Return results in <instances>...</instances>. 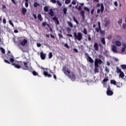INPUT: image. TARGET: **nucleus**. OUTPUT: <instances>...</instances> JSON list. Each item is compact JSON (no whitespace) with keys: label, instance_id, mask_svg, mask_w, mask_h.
Masks as SVG:
<instances>
[{"label":"nucleus","instance_id":"obj_1","mask_svg":"<svg viewBox=\"0 0 126 126\" xmlns=\"http://www.w3.org/2000/svg\"><path fill=\"white\" fill-rule=\"evenodd\" d=\"M63 71L65 75H67L68 77H69L71 79L73 80H75V75L74 74V72L72 71L70 73V71L67 70V67L66 66L63 67Z\"/></svg>","mask_w":126,"mask_h":126},{"label":"nucleus","instance_id":"obj_2","mask_svg":"<svg viewBox=\"0 0 126 126\" xmlns=\"http://www.w3.org/2000/svg\"><path fill=\"white\" fill-rule=\"evenodd\" d=\"M7 60H9V61L7 60H4V62L6 63H8V64H10L11 63H14L15 62V60H14V57L12 55V54L10 52V51H8L7 53Z\"/></svg>","mask_w":126,"mask_h":126},{"label":"nucleus","instance_id":"obj_3","mask_svg":"<svg viewBox=\"0 0 126 126\" xmlns=\"http://www.w3.org/2000/svg\"><path fill=\"white\" fill-rule=\"evenodd\" d=\"M73 35L74 37V40H78V41H81L83 38V34L81 32H78L76 33V32H73Z\"/></svg>","mask_w":126,"mask_h":126},{"label":"nucleus","instance_id":"obj_4","mask_svg":"<svg viewBox=\"0 0 126 126\" xmlns=\"http://www.w3.org/2000/svg\"><path fill=\"white\" fill-rule=\"evenodd\" d=\"M23 69L24 70H29V71H32L33 68H32V66H28V63L24 62Z\"/></svg>","mask_w":126,"mask_h":126},{"label":"nucleus","instance_id":"obj_5","mask_svg":"<svg viewBox=\"0 0 126 126\" xmlns=\"http://www.w3.org/2000/svg\"><path fill=\"white\" fill-rule=\"evenodd\" d=\"M102 63V60L95 59L94 60V66L99 67V64H101Z\"/></svg>","mask_w":126,"mask_h":126},{"label":"nucleus","instance_id":"obj_6","mask_svg":"<svg viewBox=\"0 0 126 126\" xmlns=\"http://www.w3.org/2000/svg\"><path fill=\"white\" fill-rule=\"evenodd\" d=\"M85 57H87V60L88 62H90V63H94V60H93V59H92V58L89 56V54H88V53H86L85 54Z\"/></svg>","mask_w":126,"mask_h":126},{"label":"nucleus","instance_id":"obj_7","mask_svg":"<svg viewBox=\"0 0 126 126\" xmlns=\"http://www.w3.org/2000/svg\"><path fill=\"white\" fill-rule=\"evenodd\" d=\"M106 94L108 96H112L114 94V92L111 90V87L110 86L107 88Z\"/></svg>","mask_w":126,"mask_h":126},{"label":"nucleus","instance_id":"obj_8","mask_svg":"<svg viewBox=\"0 0 126 126\" xmlns=\"http://www.w3.org/2000/svg\"><path fill=\"white\" fill-rule=\"evenodd\" d=\"M28 43V41H27V39H24L23 41H22L21 40H19V44L21 46H23V47H24L26 44Z\"/></svg>","mask_w":126,"mask_h":126},{"label":"nucleus","instance_id":"obj_9","mask_svg":"<svg viewBox=\"0 0 126 126\" xmlns=\"http://www.w3.org/2000/svg\"><path fill=\"white\" fill-rule=\"evenodd\" d=\"M11 65H13L15 67H16V68H18V69L21 68V66L16 64V61H15L14 62H11Z\"/></svg>","mask_w":126,"mask_h":126},{"label":"nucleus","instance_id":"obj_10","mask_svg":"<svg viewBox=\"0 0 126 126\" xmlns=\"http://www.w3.org/2000/svg\"><path fill=\"white\" fill-rule=\"evenodd\" d=\"M112 51L113 52V53H118V50H117V46H116L115 44H113L112 46Z\"/></svg>","mask_w":126,"mask_h":126},{"label":"nucleus","instance_id":"obj_11","mask_svg":"<svg viewBox=\"0 0 126 126\" xmlns=\"http://www.w3.org/2000/svg\"><path fill=\"white\" fill-rule=\"evenodd\" d=\"M48 14L50 15L52 17L55 15V12L53 10V9H50L49 10V12H48Z\"/></svg>","mask_w":126,"mask_h":126},{"label":"nucleus","instance_id":"obj_12","mask_svg":"<svg viewBox=\"0 0 126 126\" xmlns=\"http://www.w3.org/2000/svg\"><path fill=\"white\" fill-rule=\"evenodd\" d=\"M51 19L52 20H54V21H56V23L57 25H59L60 24V21H59V20L58 19V18H57V17H54Z\"/></svg>","mask_w":126,"mask_h":126},{"label":"nucleus","instance_id":"obj_13","mask_svg":"<svg viewBox=\"0 0 126 126\" xmlns=\"http://www.w3.org/2000/svg\"><path fill=\"white\" fill-rule=\"evenodd\" d=\"M46 54H44L43 52L40 53V58L41 60H45L46 59Z\"/></svg>","mask_w":126,"mask_h":126},{"label":"nucleus","instance_id":"obj_14","mask_svg":"<svg viewBox=\"0 0 126 126\" xmlns=\"http://www.w3.org/2000/svg\"><path fill=\"white\" fill-rule=\"evenodd\" d=\"M43 75L44 76H46V77L47 76V77H49V78L52 77V75H51L50 74H48V72H47L46 71H44L43 72Z\"/></svg>","mask_w":126,"mask_h":126},{"label":"nucleus","instance_id":"obj_15","mask_svg":"<svg viewBox=\"0 0 126 126\" xmlns=\"http://www.w3.org/2000/svg\"><path fill=\"white\" fill-rule=\"evenodd\" d=\"M115 45L117 47H121V46H122V43H121L119 40H116L115 41Z\"/></svg>","mask_w":126,"mask_h":126},{"label":"nucleus","instance_id":"obj_16","mask_svg":"<svg viewBox=\"0 0 126 126\" xmlns=\"http://www.w3.org/2000/svg\"><path fill=\"white\" fill-rule=\"evenodd\" d=\"M94 49L95 51H98L99 50V47H98V43L95 42L94 45Z\"/></svg>","mask_w":126,"mask_h":126},{"label":"nucleus","instance_id":"obj_17","mask_svg":"<svg viewBox=\"0 0 126 126\" xmlns=\"http://www.w3.org/2000/svg\"><path fill=\"white\" fill-rule=\"evenodd\" d=\"M100 11L101 13L104 12V4L102 3H100Z\"/></svg>","mask_w":126,"mask_h":126},{"label":"nucleus","instance_id":"obj_18","mask_svg":"<svg viewBox=\"0 0 126 126\" xmlns=\"http://www.w3.org/2000/svg\"><path fill=\"white\" fill-rule=\"evenodd\" d=\"M80 13L81 16L83 17V19H84V17H85V16L84 10H81Z\"/></svg>","mask_w":126,"mask_h":126},{"label":"nucleus","instance_id":"obj_19","mask_svg":"<svg viewBox=\"0 0 126 126\" xmlns=\"http://www.w3.org/2000/svg\"><path fill=\"white\" fill-rule=\"evenodd\" d=\"M37 18L39 20V21H43V18L42 17V15L41 14H39L37 15Z\"/></svg>","mask_w":126,"mask_h":126},{"label":"nucleus","instance_id":"obj_20","mask_svg":"<svg viewBox=\"0 0 126 126\" xmlns=\"http://www.w3.org/2000/svg\"><path fill=\"white\" fill-rule=\"evenodd\" d=\"M110 83L113 84V85H117V82L115 80H111Z\"/></svg>","mask_w":126,"mask_h":126},{"label":"nucleus","instance_id":"obj_21","mask_svg":"<svg viewBox=\"0 0 126 126\" xmlns=\"http://www.w3.org/2000/svg\"><path fill=\"white\" fill-rule=\"evenodd\" d=\"M22 12L24 15H25V14L27 12V10L25 8H23L22 9Z\"/></svg>","mask_w":126,"mask_h":126},{"label":"nucleus","instance_id":"obj_22","mask_svg":"<svg viewBox=\"0 0 126 126\" xmlns=\"http://www.w3.org/2000/svg\"><path fill=\"white\" fill-rule=\"evenodd\" d=\"M119 77H121V78H124L125 77V73H124V72H121L119 74Z\"/></svg>","mask_w":126,"mask_h":126},{"label":"nucleus","instance_id":"obj_23","mask_svg":"<svg viewBox=\"0 0 126 126\" xmlns=\"http://www.w3.org/2000/svg\"><path fill=\"white\" fill-rule=\"evenodd\" d=\"M100 41L103 45H106V41H105V38L102 37L100 39Z\"/></svg>","mask_w":126,"mask_h":126},{"label":"nucleus","instance_id":"obj_24","mask_svg":"<svg viewBox=\"0 0 126 126\" xmlns=\"http://www.w3.org/2000/svg\"><path fill=\"white\" fill-rule=\"evenodd\" d=\"M84 5V3H81V5L79 6L78 9L79 10V11H80L81 10V9H82V6Z\"/></svg>","mask_w":126,"mask_h":126},{"label":"nucleus","instance_id":"obj_25","mask_svg":"<svg viewBox=\"0 0 126 126\" xmlns=\"http://www.w3.org/2000/svg\"><path fill=\"white\" fill-rule=\"evenodd\" d=\"M43 9L45 12H48V11H49V7H48V6H45Z\"/></svg>","mask_w":126,"mask_h":126},{"label":"nucleus","instance_id":"obj_26","mask_svg":"<svg viewBox=\"0 0 126 126\" xmlns=\"http://www.w3.org/2000/svg\"><path fill=\"white\" fill-rule=\"evenodd\" d=\"M67 24H68V25H69V27H70V28H73V25H72V23H71V22H67Z\"/></svg>","mask_w":126,"mask_h":126},{"label":"nucleus","instance_id":"obj_27","mask_svg":"<svg viewBox=\"0 0 126 126\" xmlns=\"http://www.w3.org/2000/svg\"><path fill=\"white\" fill-rule=\"evenodd\" d=\"M32 73L33 75H34V76H36V75L39 76V74H38V73H37V72H36V71H33L32 72Z\"/></svg>","mask_w":126,"mask_h":126},{"label":"nucleus","instance_id":"obj_28","mask_svg":"<svg viewBox=\"0 0 126 126\" xmlns=\"http://www.w3.org/2000/svg\"><path fill=\"white\" fill-rule=\"evenodd\" d=\"M116 70H117V73H121V72H122V70H121V69L119 68V67H116Z\"/></svg>","mask_w":126,"mask_h":126},{"label":"nucleus","instance_id":"obj_29","mask_svg":"<svg viewBox=\"0 0 126 126\" xmlns=\"http://www.w3.org/2000/svg\"><path fill=\"white\" fill-rule=\"evenodd\" d=\"M40 6V4H39L38 2H35L34 3H33V6L34 7H36L37 6Z\"/></svg>","mask_w":126,"mask_h":126},{"label":"nucleus","instance_id":"obj_30","mask_svg":"<svg viewBox=\"0 0 126 126\" xmlns=\"http://www.w3.org/2000/svg\"><path fill=\"white\" fill-rule=\"evenodd\" d=\"M84 9L85 10V11H87V12H89V13L90 12V9L87 7H85L84 8Z\"/></svg>","mask_w":126,"mask_h":126},{"label":"nucleus","instance_id":"obj_31","mask_svg":"<svg viewBox=\"0 0 126 126\" xmlns=\"http://www.w3.org/2000/svg\"><path fill=\"white\" fill-rule=\"evenodd\" d=\"M97 67H98L94 66V73H98V72H99V71H98Z\"/></svg>","mask_w":126,"mask_h":126},{"label":"nucleus","instance_id":"obj_32","mask_svg":"<svg viewBox=\"0 0 126 126\" xmlns=\"http://www.w3.org/2000/svg\"><path fill=\"white\" fill-rule=\"evenodd\" d=\"M73 19L74 22H75V23H76V24H79V23L78 22V21H77L76 20V18H75V16L73 17Z\"/></svg>","mask_w":126,"mask_h":126},{"label":"nucleus","instance_id":"obj_33","mask_svg":"<svg viewBox=\"0 0 126 126\" xmlns=\"http://www.w3.org/2000/svg\"><path fill=\"white\" fill-rule=\"evenodd\" d=\"M67 11V8L64 7L63 8V12L64 14H66V12Z\"/></svg>","mask_w":126,"mask_h":126},{"label":"nucleus","instance_id":"obj_34","mask_svg":"<svg viewBox=\"0 0 126 126\" xmlns=\"http://www.w3.org/2000/svg\"><path fill=\"white\" fill-rule=\"evenodd\" d=\"M0 50L2 53V54H5V50L2 47H0Z\"/></svg>","mask_w":126,"mask_h":126},{"label":"nucleus","instance_id":"obj_35","mask_svg":"<svg viewBox=\"0 0 126 126\" xmlns=\"http://www.w3.org/2000/svg\"><path fill=\"white\" fill-rule=\"evenodd\" d=\"M62 31H60V33H58L59 37L60 38H63V34H62Z\"/></svg>","mask_w":126,"mask_h":126},{"label":"nucleus","instance_id":"obj_36","mask_svg":"<svg viewBox=\"0 0 126 126\" xmlns=\"http://www.w3.org/2000/svg\"><path fill=\"white\" fill-rule=\"evenodd\" d=\"M97 24L98 26V29H99V31H100V30H102L101 29V23L100 22H98Z\"/></svg>","mask_w":126,"mask_h":126},{"label":"nucleus","instance_id":"obj_37","mask_svg":"<svg viewBox=\"0 0 126 126\" xmlns=\"http://www.w3.org/2000/svg\"><path fill=\"white\" fill-rule=\"evenodd\" d=\"M49 59H52L53 58V53L52 52H50L48 54Z\"/></svg>","mask_w":126,"mask_h":126},{"label":"nucleus","instance_id":"obj_38","mask_svg":"<svg viewBox=\"0 0 126 126\" xmlns=\"http://www.w3.org/2000/svg\"><path fill=\"white\" fill-rule=\"evenodd\" d=\"M121 67L122 69H126V64H122L121 65Z\"/></svg>","mask_w":126,"mask_h":126},{"label":"nucleus","instance_id":"obj_39","mask_svg":"<svg viewBox=\"0 0 126 126\" xmlns=\"http://www.w3.org/2000/svg\"><path fill=\"white\" fill-rule=\"evenodd\" d=\"M105 70L107 73H109V72H110V70L108 68V66L105 67Z\"/></svg>","mask_w":126,"mask_h":126},{"label":"nucleus","instance_id":"obj_40","mask_svg":"<svg viewBox=\"0 0 126 126\" xmlns=\"http://www.w3.org/2000/svg\"><path fill=\"white\" fill-rule=\"evenodd\" d=\"M99 32L100 33L101 35H102L103 36L105 35V31H102V30L99 31Z\"/></svg>","mask_w":126,"mask_h":126},{"label":"nucleus","instance_id":"obj_41","mask_svg":"<svg viewBox=\"0 0 126 126\" xmlns=\"http://www.w3.org/2000/svg\"><path fill=\"white\" fill-rule=\"evenodd\" d=\"M83 33L84 34H85V35H86L87 34V29H86V28L84 29Z\"/></svg>","mask_w":126,"mask_h":126},{"label":"nucleus","instance_id":"obj_42","mask_svg":"<svg viewBox=\"0 0 126 126\" xmlns=\"http://www.w3.org/2000/svg\"><path fill=\"white\" fill-rule=\"evenodd\" d=\"M56 2L57 3V4H58L59 6H62V3L60 1V0H58Z\"/></svg>","mask_w":126,"mask_h":126},{"label":"nucleus","instance_id":"obj_43","mask_svg":"<svg viewBox=\"0 0 126 126\" xmlns=\"http://www.w3.org/2000/svg\"><path fill=\"white\" fill-rule=\"evenodd\" d=\"M71 0H65V4H68V3H70Z\"/></svg>","mask_w":126,"mask_h":126},{"label":"nucleus","instance_id":"obj_44","mask_svg":"<svg viewBox=\"0 0 126 126\" xmlns=\"http://www.w3.org/2000/svg\"><path fill=\"white\" fill-rule=\"evenodd\" d=\"M94 11H95V8H93V9L91 10V13L92 15H93V14L94 13Z\"/></svg>","mask_w":126,"mask_h":126},{"label":"nucleus","instance_id":"obj_45","mask_svg":"<svg viewBox=\"0 0 126 126\" xmlns=\"http://www.w3.org/2000/svg\"><path fill=\"white\" fill-rule=\"evenodd\" d=\"M9 24L12 26V27H14V25H13V23H12V22H11V20L9 21Z\"/></svg>","mask_w":126,"mask_h":126},{"label":"nucleus","instance_id":"obj_46","mask_svg":"<svg viewBox=\"0 0 126 126\" xmlns=\"http://www.w3.org/2000/svg\"><path fill=\"white\" fill-rule=\"evenodd\" d=\"M51 2H52V3H57V0H51Z\"/></svg>","mask_w":126,"mask_h":126},{"label":"nucleus","instance_id":"obj_47","mask_svg":"<svg viewBox=\"0 0 126 126\" xmlns=\"http://www.w3.org/2000/svg\"><path fill=\"white\" fill-rule=\"evenodd\" d=\"M46 25H47V23L46 22L42 23V26H43V27H46Z\"/></svg>","mask_w":126,"mask_h":126},{"label":"nucleus","instance_id":"obj_48","mask_svg":"<svg viewBox=\"0 0 126 126\" xmlns=\"http://www.w3.org/2000/svg\"><path fill=\"white\" fill-rule=\"evenodd\" d=\"M25 4L26 7H28V6H29V4H28V2L26 1Z\"/></svg>","mask_w":126,"mask_h":126},{"label":"nucleus","instance_id":"obj_49","mask_svg":"<svg viewBox=\"0 0 126 126\" xmlns=\"http://www.w3.org/2000/svg\"><path fill=\"white\" fill-rule=\"evenodd\" d=\"M118 24H122V23H123V20L122 19L120 20L118 22Z\"/></svg>","mask_w":126,"mask_h":126},{"label":"nucleus","instance_id":"obj_50","mask_svg":"<svg viewBox=\"0 0 126 126\" xmlns=\"http://www.w3.org/2000/svg\"><path fill=\"white\" fill-rule=\"evenodd\" d=\"M64 47H66L67 49H69V46H68V44H67V43L64 44Z\"/></svg>","mask_w":126,"mask_h":126},{"label":"nucleus","instance_id":"obj_51","mask_svg":"<svg viewBox=\"0 0 126 126\" xmlns=\"http://www.w3.org/2000/svg\"><path fill=\"white\" fill-rule=\"evenodd\" d=\"M108 78H104V79L103 80V82H107V81H108Z\"/></svg>","mask_w":126,"mask_h":126},{"label":"nucleus","instance_id":"obj_52","mask_svg":"<svg viewBox=\"0 0 126 126\" xmlns=\"http://www.w3.org/2000/svg\"><path fill=\"white\" fill-rule=\"evenodd\" d=\"M116 87H117V88H121V86H120V83H117L116 85Z\"/></svg>","mask_w":126,"mask_h":126},{"label":"nucleus","instance_id":"obj_53","mask_svg":"<svg viewBox=\"0 0 126 126\" xmlns=\"http://www.w3.org/2000/svg\"><path fill=\"white\" fill-rule=\"evenodd\" d=\"M88 40H89V41H91V36H90V34H89V35H88Z\"/></svg>","mask_w":126,"mask_h":126},{"label":"nucleus","instance_id":"obj_54","mask_svg":"<svg viewBox=\"0 0 126 126\" xmlns=\"http://www.w3.org/2000/svg\"><path fill=\"white\" fill-rule=\"evenodd\" d=\"M71 3H72V4H74V5H75V4H76V2H75V0H73V1L71 2Z\"/></svg>","mask_w":126,"mask_h":126},{"label":"nucleus","instance_id":"obj_55","mask_svg":"<svg viewBox=\"0 0 126 126\" xmlns=\"http://www.w3.org/2000/svg\"><path fill=\"white\" fill-rule=\"evenodd\" d=\"M32 16L34 17V19H37V16H36L35 14H33Z\"/></svg>","mask_w":126,"mask_h":126},{"label":"nucleus","instance_id":"obj_56","mask_svg":"<svg viewBox=\"0 0 126 126\" xmlns=\"http://www.w3.org/2000/svg\"><path fill=\"white\" fill-rule=\"evenodd\" d=\"M95 29L96 32H97V33L99 32V31H100V30H99L98 28H96Z\"/></svg>","mask_w":126,"mask_h":126},{"label":"nucleus","instance_id":"obj_57","mask_svg":"<svg viewBox=\"0 0 126 126\" xmlns=\"http://www.w3.org/2000/svg\"><path fill=\"white\" fill-rule=\"evenodd\" d=\"M3 23H4V24H5V23H6V20L5 19V18H4L3 19Z\"/></svg>","mask_w":126,"mask_h":126},{"label":"nucleus","instance_id":"obj_58","mask_svg":"<svg viewBox=\"0 0 126 126\" xmlns=\"http://www.w3.org/2000/svg\"><path fill=\"white\" fill-rule=\"evenodd\" d=\"M73 51H74V52H75V53H78V50L77 49H76V48H74V49H73Z\"/></svg>","mask_w":126,"mask_h":126},{"label":"nucleus","instance_id":"obj_59","mask_svg":"<svg viewBox=\"0 0 126 126\" xmlns=\"http://www.w3.org/2000/svg\"><path fill=\"white\" fill-rule=\"evenodd\" d=\"M123 27L124 29H126V24H123Z\"/></svg>","mask_w":126,"mask_h":126},{"label":"nucleus","instance_id":"obj_60","mask_svg":"<svg viewBox=\"0 0 126 126\" xmlns=\"http://www.w3.org/2000/svg\"><path fill=\"white\" fill-rule=\"evenodd\" d=\"M125 51H126V48L123 47L122 49V53H124V52H125Z\"/></svg>","mask_w":126,"mask_h":126},{"label":"nucleus","instance_id":"obj_61","mask_svg":"<svg viewBox=\"0 0 126 126\" xmlns=\"http://www.w3.org/2000/svg\"><path fill=\"white\" fill-rule=\"evenodd\" d=\"M96 7H100V6H101V4H100V3H97L96 5Z\"/></svg>","mask_w":126,"mask_h":126},{"label":"nucleus","instance_id":"obj_62","mask_svg":"<svg viewBox=\"0 0 126 126\" xmlns=\"http://www.w3.org/2000/svg\"><path fill=\"white\" fill-rule=\"evenodd\" d=\"M100 11H101V9L98 8L97 10V13L99 14L100 13Z\"/></svg>","mask_w":126,"mask_h":126},{"label":"nucleus","instance_id":"obj_63","mask_svg":"<svg viewBox=\"0 0 126 126\" xmlns=\"http://www.w3.org/2000/svg\"><path fill=\"white\" fill-rule=\"evenodd\" d=\"M66 36L68 37H72V35L71 34H67Z\"/></svg>","mask_w":126,"mask_h":126},{"label":"nucleus","instance_id":"obj_64","mask_svg":"<svg viewBox=\"0 0 126 126\" xmlns=\"http://www.w3.org/2000/svg\"><path fill=\"white\" fill-rule=\"evenodd\" d=\"M114 5H115V6H118V2L115 1L114 2Z\"/></svg>","mask_w":126,"mask_h":126}]
</instances>
